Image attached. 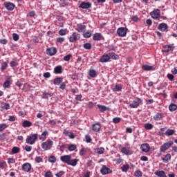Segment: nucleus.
<instances>
[{
  "label": "nucleus",
  "instance_id": "aec40b11",
  "mask_svg": "<svg viewBox=\"0 0 177 177\" xmlns=\"http://www.w3.org/2000/svg\"><path fill=\"white\" fill-rule=\"evenodd\" d=\"M121 153H122L123 154H125V156H131V154H132V151H131L129 148H127V147L122 148Z\"/></svg>",
  "mask_w": 177,
  "mask_h": 177
},
{
  "label": "nucleus",
  "instance_id": "de8ad7c7",
  "mask_svg": "<svg viewBox=\"0 0 177 177\" xmlns=\"http://www.w3.org/2000/svg\"><path fill=\"white\" fill-rule=\"evenodd\" d=\"M96 153H97V154H103V153H104V148L100 147L96 149Z\"/></svg>",
  "mask_w": 177,
  "mask_h": 177
},
{
  "label": "nucleus",
  "instance_id": "c9c22d12",
  "mask_svg": "<svg viewBox=\"0 0 177 177\" xmlns=\"http://www.w3.org/2000/svg\"><path fill=\"white\" fill-rule=\"evenodd\" d=\"M121 170L122 172H128V171L129 170V165H128V164L124 165L121 167Z\"/></svg>",
  "mask_w": 177,
  "mask_h": 177
},
{
  "label": "nucleus",
  "instance_id": "473e14b6",
  "mask_svg": "<svg viewBox=\"0 0 177 177\" xmlns=\"http://www.w3.org/2000/svg\"><path fill=\"white\" fill-rule=\"evenodd\" d=\"M63 82V79L62 77H57L54 80L53 84L54 85H59V84H62Z\"/></svg>",
  "mask_w": 177,
  "mask_h": 177
},
{
  "label": "nucleus",
  "instance_id": "f3484780",
  "mask_svg": "<svg viewBox=\"0 0 177 177\" xmlns=\"http://www.w3.org/2000/svg\"><path fill=\"white\" fill-rule=\"evenodd\" d=\"M92 129L94 131V132H99L102 129V124L100 123L97 122L92 126Z\"/></svg>",
  "mask_w": 177,
  "mask_h": 177
},
{
  "label": "nucleus",
  "instance_id": "f704fd0d",
  "mask_svg": "<svg viewBox=\"0 0 177 177\" xmlns=\"http://www.w3.org/2000/svg\"><path fill=\"white\" fill-rule=\"evenodd\" d=\"M171 155L167 153L164 158H162L163 162H168V161L171 160Z\"/></svg>",
  "mask_w": 177,
  "mask_h": 177
},
{
  "label": "nucleus",
  "instance_id": "393cba45",
  "mask_svg": "<svg viewBox=\"0 0 177 177\" xmlns=\"http://www.w3.org/2000/svg\"><path fill=\"white\" fill-rule=\"evenodd\" d=\"M94 41H100L102 39V33H95L93 37Z\"/></svg>",
  "mask_w": 177,
  "mask_h": 177
},
{
  "label": "nucleus",
  "instance_id": "8fccbe9b",
  "mask_svg": "<svg viewBox=\"0 0 177 177\" xmlns=\"http://www.w3.org/2000/svg\"><path fill=\"white\" fill-rule=\"evenodd\" d=\"M73 55L71 54H68L64 57V62H70V59H71V57Z\"/></svg>",
  "mask_w": 177,
  "mask_h": 177
},
{
  "label": "nucleus",
  "instance_id": "79ce46f5",
  "mask_svg": "<svg viewBox=\"0 0 177 177\" xmlns=\"http://www.w3.org/2000/svg\"><path fill=\"white\" fill-rule=\"evenodd\" d=\"M20 151V148L17 147H14L12 149V154H17V153H19Z\"/></svg>",
  "mask_w": 177,
  "mask_h": 177
},
{
  "label": "nucleus",
  "instance_id": "3c124183",
  "mask_svg": "<svg viewBox=\"0 0 177 177\" xmlns=\"http://www.w3.org/2000/svg\"><path fill=\"white\" fill-rule=\"evenodd\" d=\"M142 173L140 170H137L134 172V176L140 177L142 176Z\"/></svg>",
  "mask_w": 177,
  "mask_h": 177
},
{
  "label": "nucleus",
  "instance_id": "bb28decb",
  "mask_svg": "<svg viewBox=\"0 0 177 177\" xmlns=\"http://www.w3.org/2000/svg\"><path fill=\"white\" fill-rule=\"evenodd\" d=\"M31 125H32V123L28 120H24L22 123V127H24V128H30Z\"/></svg>",
  "mask_w": 177,
  "mask_h": 177
},
{
  "label": "nucleus",
  "instance_id": "5fc2aeb1",
  "mask_svg": "<svg viewBox=\"0 0 177 177\" xmlns=\"http://www.w3.org/2000/svg\"><path fill=\"white\" fill-rule=\"evenodd\" d=\"M6 68H8V63L4 62L1 66V70L3 71V70H6Z\"/></svg>",
  "mask_w": 177,
  "mask_h": 177
},
{
  "label": "nucleus",
  "instance_id": "4c0bfd02",
  "mask_svg": "<svg viewBox=\"0 0 177 177\" xmlns=\"http://www.w3.org/2000/svg\"><path fill=\"white\" fill-rule=\"evenodd\" d=\"M177 109V105L176 104H171L169 106V110L170 111H175Z\"/></svg>",
  "mask_w": 177,
  "mask_h": 177
},
{
  "label": "nucleus",
  "instance_id": "49530a36",
  "mask_svg": "<svg viewBox=\"0 0 177 177\" xmlns=\"http://www.w3.org/2000/svg\"><path fill=\"white\" fill-rule=\"evenodd\" d=\"M35 162H37V164H39V162H44V159L41 156H37L35 158Z\"/></svg>",
  "mask_w": 177,
  "mask_h": 177
},
{
  "label": "nucleus",
  "instance_id": "39448f33",
  "mask_svg": "<svg viewBox=\"0 0 177 177\" xmlns=\"http://www.w3.org/2000/svg\"><path fill=\"white\" fill-rule=\"evenodd\" d=\"M53 146V141L47 140L41 144V148L43 150H50Z\"/></svg>",
  "mask_w": 177,
  "mask_h": 177
},
{
  "label": "nucleus",
  "instance_id": "a878e982",
  "mask_svg": "<svg viewBox=\"0 0 177 177\" xmlns=\"http://www.w3.org/2000/svg\"><path fill=\"white\" fill-rule=\"evenodd\" d=\"M62 70H63L62 66H57L54 68V73L55 74H62Z\"/></svg>",
  "mask_w": 177,
  "mask_h": 177
},
{
  "label": "nucleus",
  "instance_id": "0e129e2a",
  "mask_svg": "<svg viewBox=\"0 0 177 177\" xmlns=\"http://www.w3.org/2000/svg\"><path fill=\"white\" fill-rule=\"evenodd\" d=\"M43 77L44 78H50V73L49 72L44 73L43 75Z\"/></svg>",
  "mask_w": 177,
  "mask_h": 177
},
{
  "label": "nucleus",
  "instance_id": "bf43d9fd",
  "mask_svg": "<svg viewBox=\"0 0 177 177\" xmlns=\"http://www.w3.org/2000/svg\"><path fill=\"white\" fill-rule=\"evenodd\" d=\"M111 57H112V59H115V60H117V59H118V55H117V54L112 53L110 55Z\"/></svg>",
  "mask_w": 177,
  "mask_h": 177
},
{
  "label": "nucleus",
  "instance_id": "c756f323",
  "mask_svg": "<svg viewBox=\"0 0 177 177\" xmlns=\"http://www.w3.org/2000/svg\"><path fill=\"white\" fill-rule=\"evenodd\" d=\"M162 117V113H158L153 116V119L155 120V121H160Z\"/></svg>",
  "mask_w": 177,
  "mask_h": 177
},
{
  "label": "nucleus",
  "instance_id": "69168bd1",
  "mask_svg": "<svg viewBox=\"0 0 177 177\" xmlns=\"http://www.w3.org/2000/svg\"><path fill=\"white\" fill-rule=\"evenodd\" d=\"M8 164H15V162H16V160H15V158H8Z\"/></svg>",
  "mask_w": 177,
  "mask_h": 177
},
{
  "label": "nucleus",
  "instance_id": "7ed1b4c3",
  "mask_svg": "<svg viewBox=\"0 0 177 177\" xmlns=\"http://www.w3.org/2000/svg\"><path fill=\"white\" fill-rule=\"evenodd\" d=\"M142 99L137 97L130 103L129 107H131V109H138V107L142 104Z\"/></svg>",
  "mask_w": 177,
  "mask_h": 177
},
{
  "label": "nucleus",
  "instance_id": "338daca9",
  "mask_svg": "<svg viewBox=\"0 0 177 177\" xmlns=\"http://www.w3.org/2000/svg\"><path fill=\"white\" fill-rule=\"evenodd\" d=\"M48 123L51 125L52 127H55L56 125V122L53 120H49Z\"/></svg>",
  "mask_w": 177,
  "mask_h": 177
},
{
  "label": "nucleus",
  "instance_id": "c85d7f7f",
  "mask_svg": "<svg viewBox=\"0 0 177 177\" xmlns=\"http://www.w3.org/2000/svg\"><path fill=\"white\" fill-rule=\"evenodd\" d=\"M11 82H12V79H10V77L8 78L3 84V88H9V86H10Z\"/></svg>",
  "mask_w": 177,
  "mask_h": 177
},
{
  "label": "nucleus",
  "instance_id": "6e6d98bb",
  "mask_svg": "<svg viewBox=\"0 0 177 177\" xmlns=\"http://www.w3.org/2000/svg\"><path fill=\"white\" fill-rule=\"evenodd\" d=\"M86 142V143H91L92 142V138H91V136L88 135H86L85 136Z\"/></svg>",
  "mask_w": 177,
  "mask_h": 177
},
{
  "label": "nucleus",
  "instance_id": "f03ea898",
  "mask_svg": "<svg viewBox=\"0 0 177 177\" xmlns=\"http://www.w3.org/2000/svg\"><path fill=\"white\" fill-rule=\"evenodd\" d=\"M37 139H38L37 134H30L27 136L26 143H27V145H34Z\"/></svg>",
  "mask_w": 177,
  "mask_h": 177
},
{
  "label": "nucleus",
  "instance_id": "20e7f679",
  "mask_svg": "<svg viewBox=\"0 0 177 177\" xmlns=\"http://www.w3.org/2000/svg\"><path fill=\"white\" fill-rule=\"evenodd\" d=\"M173 145V141H169L167 142L164 143L162 145L160 146V151L161 153H165V151H167V150H168V149H169V147H171V146H172Z\"/></svg>",
  "mask_w": 177,
  "mask_h": 177
},
{
  "label": "nucleus",
  "instance_id": "58836bf2",
  "mask_svg": "<svg viewBox=\"0 0 177 177\" xmlns=\"http://www.w3.org/2000/svg\"><path fill=\"white\" fill-rule=\"evenodd\" d=\"M59 35L62 37L67 35V29H60L59 31Z\"/></svg>",
  "mask_w": 177,
  "mask_h": 177
},
{
  "label": "nucleus",
  "instance_id": "0eeeda50",
  "mask_svg": "<svg viewBox=\"0 0 177 177\" xmlns=\"http://www.w3.org/2000/svg\"><path fill=\"white\" fill-rule=\"evenodd\" d=\"M128 31V28H119L117 30V34L119 37H126L127 36V32Z\"/></svg>",
  "mask_w": 177,
  "mask_h": 177
},
{
  "label": "nucleus",
  "instance_id": "a19ab883",
  "mask_svg": "<svg viewBox=\"0 0 177 177\" xmlns=\"http://www.w3.org/2000/svg\"><path fill=\"white\" fill-rule=\"evenodd\" d=\"M48 162L52 164H55L56 162V157L55 156H51L48 158Z\"/></svg>",
  "mask_w": 177,
  "mask_h": 177
},
{
  "label": "nucleus",
  "instance_id": "1a4fd4ad",
  "mask_svg": "<svg viewBox=\"0 0 177 177\" xmlns=\"http://www.w3.org/2000/svg\"><path fill=\"white\" fill-rule=\"evenodd\" d=\"M111 172H113V171L106 165H102V167L100 169L102 175H108V174H111Z\"/></svg>",
  "mask_w": 177,
  "mask_h": 177
},
{
  "label": "nucleus",
  "instance_id": "052dcab7",
  "mask_svg": "<svg viewBox=\"0 0 177 177\" xmlns=\"http://www.w3.org/2000/svg\"><path fill=\"white\" fill-rule=\"evenodd\" d=\"M5 139H6V133L0 134V140H5Z\"/></svg>",
  "mask_w": 177,
  "mask_h": 177
},
{
  "label": "nucleus",
  "instance_id": "2f4dec72",
  "mask_svg": "<svg viewBox=\"0 0 177 177\" xmlns=\"http://www.w3.org/2000/svg\"><path fill=\"white\" fill-rule=\"evenodd\" d=\"M144 128L147 130H151L153 128H154V125H153L151 123H145L144 124Z\"/></svg>",
  "mask_w": 177,
  "mask_h": 177
},
{
  "label": "nucleus",
  "instance_id": "9b49d317",
  "mask_svg": "<svg viewBox=\"0 0 177 177\" xmlns=\"http://www.w3.org/2000/svg\"><path fill=\"white\" fill-rule=\"evenodd\" d=\"M142 151L144 153H149L150 151V145L145 143L140 146Z\"/></svg>",
  "mask_w": 177,
  "mask_h": 177
},
{
  "label": "nucleus",
  "instance_id": "c03bdc74",
  "mask_svg": "<svg viewBox=\"0 0 177 177\" xmlns=\"http://www.w3.org/2000/svg\"><path fill=\"white\" fill-rule=\"evenodd\" d=\"M83 47L84 48V49L89 50L92 48V44H91V43H85L83 45Z\"/></svg>",
  "mask_w": 177,
  "mask_h": 177
},
{
  "label": "nucleus",
  "instance_id": "ddd939ff",
  "mask_svg": "<svg viewBox=\"0 0 177 177\" xmlns=\"http://www.w3.org/2000/svg\"><path fill=\"white\" fill-rule=\"evenodd\" d=\"M21 168L25 172H30V171H31L32 166L31 164L26 162L23 164Z\"/></svg>",
  "mask_w": 177,
  "mask_h": 177
},
{
  "label": "nucleus",
  "instance_id": "f257e3e1",
  "mask_svg": "<svg viewBox=\"0 0 177 177\" xmlns=\"http://www.w3.org/2000/svg\"><path fill=\"white\" fill-rule=\"evenodd\" d=\"M60 160L62 162L67 164L68 165H71V167H75L78 163V159L71 160V155H65L60 157Z\"/></svg>",
  "mask_w": 177,
  "mask_h": 177
},
{
  "label": "nucleus",
  "instance_id": "7c9ffc66",
  "mask_svg": "<svg viewBox=\"0 0 177 177\" xmlns=\"http://www.w3.org/2000/svg\"><path fill=\"white\" fill-rule=\"evenodd\" d=\"M122 91V85L116 84L113 88V92H121Z\"/></svg>",
  "mask_w": 177,
  "mask_h": 177
},
{
  "label": "nucleus",
  "instance_id": "2eb2a0df",
  "mask_svg": "<svg viewBox=\"0 0 177 177\" xmlns=\"http://www.w3.org/2000/svg\"><path fill=\"white\" fill-rule=\"evenodd\" d=\"M142 70L145 71H154L156 70V66H149L147 64L142 65Z\"/></svg>",
  "mask_w": 177,
  "mask_h": 177
},
{
  "label": "nucleus",
  "instance_id": "5701e85b",
  "mask_svg": "<svg viewBox=\"0 0 177 177\" xmlns=\"http://www.w3.org/2000/svg\"><path fill=\"white\" fill-rule=\"evenodd\" d=\"M97 106L99 109L100 113H104V111L109 110V108L104 105L97 104Z\"/></svg>",
  "mask_w": 177,
  "mask_h": 177
},
{
  "label": "nucleus",
  "instance_id": "e2e57ef3",
  "mask_svg": "<svg viewBox=\"0 0 177 177\" xmlns=\"http://www.w3.org/2000/svg\"><path fill=\"white\" fill-rule=\"evenodd\" d=\"M167 78L169 80V81H172L174 80V78H175V77L174 76V75H172L171 73H168Z\"/></svg>",
  "mask_w": 177,
  "mask_h": 177
},
{
  "label": "nucleus",
  "instance_id": "4be33fe9",
  "mask_svg": "<svg viewBox=\"0 0 177 177\" xmlns=\"http://www.w3.org/2000/svg\"><path fill=\"white\" fill-rule=\"evenodd\" d=\"M88 75L91 78H96V77H97V72L94 69H90L88 71Z\"/></svg>",
  "mask_w": 177,
  "mask_h": 177
},
{
  "label": "nucleus",
  "instance_id": "37998d69",
  "mask_svg": "<svg viewBox=\"0 0 177 177\" xmlns=\"http://www.w3.org/2000/svg\"><path fill=\"white\" fill-rule=\"evenodd\" d=\"M83 36L84 38H91L92 33H91V31L88 30L87 32L83 33Z\"/></svg>",
  "mask_w": 177,
  "mask_h": 177
},
{
  "label": "nucleus",
  "instance_id": "680f3d73",
  "mask_svg": "<svg viewBox=\"0 0 177 177\" xmlns=\"http://www.w3.org/2000/svg\"><path fill=\"white\" fill-rule=\"evenodd\" d=\"M67 83L66 82H62L61 84H60V86L59 88L62 90V91H64V89H66V84Z\"/></svg>",
  "mask_w": 177,
  "mask_h": 177
},
{
  "label": "nucleus",
  "instance_id": "dca6fc26",
  "mask_svg": "<svg viewBox=\"0 0 177 177\" xmlns=\"http://www.w3.org/2000/svg\"><path fill=\"white\" fill-rule=\"evenodd\" d=\"M79 8H81L82 9H89L90 8H92V3H91V2H82Z\"/></svg>",
  "mask_w": 177,
  "mask_h": 177
},
{
  "label": "nucleus",
  "instance_id": "cd10ccee",
  "mask_svg": "<svg viewBox=\"0 0 177 177\" xmlns=\"http://www.w3.org/2000/svg\"><path fill=\"white\" fill-rule=\"evenodd\" d=\"M47 135H48V131L45 130L44 131H43V133H41L39 138L40 140H42V142H44V140H46Z\"/></svg>",
  "mask_w": 177,
  "mask_h": 177
},
{
  "label": "nucleus",
  "instance_id": "864d4df0",
  "mask_svg": "<svg viewBox=\"0 0 177 177\" xmlns=\"http://www.w3.org/2000/svg\"><path fill=\"white\" fill-rule=\"evenodd\" d=\"M5 167H6V162H5V161H0V168L1 169H4Z\"/></svg>",
  "mask_w": 177,
  "mask_h": 177
},
{
  "label": "nucleus",
  "instance_id": "f8f14e48",
  "mask_svg": "<svg viewBox=\"0 0 177 177\" xmlns=\"http://www.w3.org/2000/svg\"><path fill=\"white\" fill-rule=\"evenodd\" d=\"M175 49V47L171 45H165L162 47V52H165V53H168V52H171V50H174Z\"/></svg>",
  "mask_w": 177,
  "mask_h": 177
},
{
  "label": "nucleus",
  "instance_id": "603ef678",
  "mask_svg": "<svg viewBox=\"0 0 177 177\" xmlns=\"http://www.w3.org/2000/svg\"><path fill=\"white\" fill-rule=\"evenodd\" d=\"M56 41L59 44H63V42H64V41H66V39L64 37H57Z\"/></svg>",
  "mask_w": 177,
  "mask_h": 177
},
{
  "label": "nucleus",
  "instance_id": "6e6552de",
  "mask_svg": "<svg viewBox=\"0 0 177 177\" xmlns=\"http://www.w3.org/2000/svg\"><path fill=\"white\" fill-rule=\"evenodd\" d=\"M150 15L151 16L152 19H157L161 17V12L159 9H156L151 12Z\"/></svg>",
  "mask_w": 177,
  "mask_h": 177
},
{
  "label": "nucleus",
  "instance_id": "a18cd8bd",
  "mask_svg": "<svg viewBox=\"0 0 177 177\" xmlns=\"http://www.w3.org/2000/svg\"><path fill=\"white\" fill-rule=\"evenodd\" d=\"M10 66L13 68V67H17V66H19V63L17 61H11Z\"/></svg>",
  "mask_w": 177,
  "mask_h": 177
},
{
  "label": "nucleus",
  "instance_id": "774afa93",
  "mask_svg": "<svg viewBox=\"0 0 177 177\" xmlns=\"http://www.w3.org/2000/svg\"><path fill=\"white\" fill-rule=\"evenodd\" d=\"M64 174V171H61L55 174L57 177H62L63 176V174Z\"/></svg>",
  "mask_w": 177,
  "mask_h": 177
},
{
  "label": "nucleus",
  "instance_id": "a211bd4d",
  "mask_svg": "<svg viewBox=\"0 0 177 177\" xmlns=\"http://www.w3.org/2000/svg\"><path fill=\"white\" fill-rule=\"evenodd\" d=\"M85 28H86V26L84 24H77L76 26V31L78 32H84L85 31Z\"/></svg>",
  "mask_w": 177,
  "mask_h": 177
},
{
  "label": "nucleus",
  "instance_id": "13d9d810",
  "mask_svg": "<svg viewBox=\"0 0 177 177\" xmlns=\"http://www.w3.org/2000/svg\"><path fill=\"white\" fill-rule=\"evenodd\" d=\"M120 121H121L120 118H114L113 119V122H114V124H118V122H120Z\"/></svg>",
  "mask_w": 177,
  "mask_h": 177
},
{
  "label": "nucleus",
  "instance_id": "9d476101",
  "mask_svg": "<svg viewBox=\"0 0 177 177\" xmlns=\"http://www.w3.org/2000/svg\"><path fill=\"white\" fill-rule=\"evenodd\" d=\"M3 6H5L6 9L7 10H10V11L13 10V9H15V8L16 7L15 3H11V2H5L3 3Z\"/></svg>",
  "mask_w": 177,
  "mask_h": 177
},
{
  "label": "nucleus",
  "instance_id": "09e8293b",
  "mask_svg": "<svg viewBox=\"0 0 177 177\" xmlns=\"http://www.w3.org/2000/svg\"><path fill=\"white\" fill-rule=\"evenodd\" d=\"M6 128H8V124L5 123L0 124V132H2V131H5Z\"/></svg>",
  "mask_w": 177,
  "mask_h": 177
},
{
  "label": "nucleus",
  "instance_id": "4468645a",
  "mask_svg": "<svg viewBox=\"0 0 177 177\" xmlns=\"http://www.w3.org/2000/svg\"><path fill=\"white\" fill-rule=\"evenodd\" d=\"M47 55L49 56H55V53H57V50L55 47H51L46 50Z\"/></svg>",
  "mask_w": 177,
  "mask_h": 177
},
{
  "label": "nucleus",
  "instance_id": "e433bc0d",
  "mask_svg": "<svg viewBox=\"0 0 177 177\" xmlns=\"http://www.w3.org/2000/svg\"><path fill=\"white\" fill-rule=\"evenodd\" d=\"M76 149L77 146L74 144L68 145V150H69V151H74V150H75Z\"/></svg>",
  "mask_w": 177,
  "mask_h": 177
},
{
  "label": "nucleus",
  "instance_id": "4d7b16f0",
  "mask_svg": "<svg viewBox=\"0 0 177 177\" xmlns=\"http://www.w3.org/2000/svg\"><path fill=\"white\" fill-rule=\"evenodd\" d=\"M19 35L16 34V33H13L12 34V39L14 41H19Z\"/></svg>",
  "mask_w": 177,
  "mask_h": 177
},
{
  "label": "nucleus",
  "instance_id": "412c9836",
  "mask_svg": "<svg viewBox=\"0 0 177 177\" xmlns=\"http://www.w3.org/2000/svg\"><path fill=\"white\" fill-rule=\"evenodd\" d=\"M167 29H168V25H167V24L165 23H162L158 26V30H160V31H162V32L167 31Z\"/></svg>",
  "mask_w": 177,
  "mask_h": 177
},
{
  "label": "nucleus",
  "instance_id": "72a5a7b5",
  "mask_svg": "<svg viewBox=\"0 0 177 177\" xmlns=\"http://www.w3.org/2000/svg\"><path fill=\"white\" fill-rule=\"evenodd\" d=\"M174 133H175V130L167 129L165 133V135H166V136H172V135H174Z\"/></svg>",
  "mask_w": 177,
  "mask_h": 177
},
{
  "label": "nucleus",
  "instance_id": "423d86ee",
  "mask_svg": "<svg viewBox=\"0 0 177 177\" xmlns=\"http://www.w3.org/2000/svg\"><path fill=\"white\" fill-rule=\"evenodd\" d=\"M80 34L77 32H73V34L69 37V42H77L80 39Z\"/></svg>",
  "mask_w": 177,
  "mask_h": 177
},
{
  "label": "nucleus",
  "instance_id": "6ab92c4d",
  "mask_svg": "<svg viewBox=\"0 0 177 177\" xmlns=\"http://www.w3.org/2000/svg\"><path fill=\"white\" fill-rule=\"evenodd\" d=\"M110 61V56L109 55H104L100 59V62L101 63H107V62Z\"/></svg>",
  "mask_w": 177,
  "mask_h": 177
},
{
  "label": "nucleus",
  "instance_id": "b1692460",
  "mask_svg": "<svg viewBox=\"0 0 177 177\" xmlns=\"http://www.w3.org/2000/svg\"><path fill=\"white\" fill-rule=\"evenodd\" d=\"M155 175L158 177H167L164 171H156Z\"/></svg>",
  "mask_w": 177,
  "mask_h": 177
},
{
  "label": "nucleus",
  "instance_id": "ea45409f",
  "mask_svg": "<svg viewBox=\"0 0 177 177\" xmlns=\"http://www.w3.org/2000/svg\"><path fill=\"white\" fill-rule=\"evenodd\" d=\"M53 96V93H43V99H48V97H52Z\"/></svg>",
  "mask_w": 177,
  "mask_h": 177
}]
</instances>
